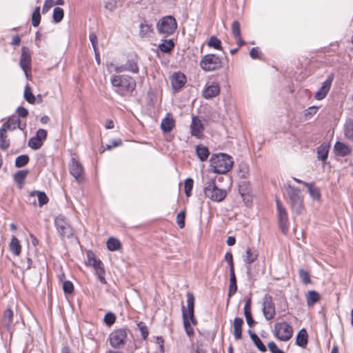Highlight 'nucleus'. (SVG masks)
<instances>
[{"label": "nucleus", "instance_id": "obj_17", "mask_svg": "<svg viewBox=\"0 0 353 353\" xmlns=\"http://www.w3.org/2000/svg\"><path fill=\"white\" fill-rule=\"evenodd\" d=\"M190 130L191 134L196 138L200 139L203 136L204 127L201 121L197 117H192Z\"/></svg>", "mask_w": 353, "mask_h": 353}, {"label": "nucleus", "instance_id": "obj_27", "mask_svg": "<svg viewBox=\"0 0 353 353\" xmlns=\"http://www.w3.org/2000/svg\"><path fill=\"white\" fill-rule=\"evenodd\" d=\"M243 320L241 318L236 317L234 319V335L236 340L242 338V325Z\"/></svg>", "mask_w": 353, "mask_h": 353}, {"label": "nucleus", "instance_id": "obj_12", "mask_svg": "<svg viewBox=\"0 0 353 353\" xmlns=\"http://www.w3.org/2000/svg\"><path fill=\"white\" fill-rule=\"evenodd\" d=\"M69 170L70 174L78 183H81L84 180V168L75 158L71 159Z\"/></svg>", "mask_w": 353, "mask_h": 353}, {"label": "nucleus", "instance_id": "obj_54", "mask_svg": "<svg viewBox=\"0 0 353 353\" xmlns=\"http://www.w3.org/2000/svg\"><path fill=\"white\" fill-rule=\"evenodd\" d=\"M185 210L181 211L176 215V223L181 229L183 228L185 226Z\"/></svg>", "mask_w": 353, "mask_h": 353}, {"label": "nucleus", "instance_id": "obj_26", "mask_svg": "<svg viewBox=\"0 0 353 353\" xmlns=\"http://www.w3.org/2000/svg\"><path fill=\"white\" fill-rule=\"evenodd\" d=\"M29 174L28 170H22L17 171L14 175V181L17 183L19 188H21L25 183V179Z\"/></svg>", "mask_w": 353, "mask_h": 353}, {"label": "nucleus", "instance_id": "obj_21", "mask_svg": "<svg viewBox=\"0 0 353 353\" xmlns=\"http://www.w3.org/2000/svg\"><path fill=\"white\" fill-rule=\"evenodd\" d=\"M245 263L250 265L258 258V251L254 248H247L245 254L243 256Z\"/></svg>", "mask_w": 353, "mask_h": 353}, {"label": "nucleus", "instance_id": "obj_39", "mask_svg": "<svg viewBox=\"0 0 353 353\" xmlns=\"http://www.w3.org/2000/svg\"><path fill=\"white\" fill-rule=\"evenodd\" d=\"M207 45L213 48L216 50H222V43L219 39H218L216 36H212L208 40Z\"/></svg>", "mask_w": 353, "mask_h": 353}, {"label": "nucleus", "instance_id": "obj_16", "mask_svg": "<svg viewBox=\"0 0 353 353\" xmlns=\"http://www.w3.org/2000/svg\"><path fill=\"white\" fill-rule=\"evenodd\" d=\"M171 83L173 90L175 92L179 91L182 88L186 83V77L184 74L178 72H174L170 78Z\"/></svg>", "mask_w": 353, "mask_h": 353}, {"label": "nucleus", "instance_id": "obj_2", "mask_svg": "<svg viewBox=\"0 0 353 353\" xmlns=\"http://www.w3.org/2000/svg\"><path fill=\"white\" fill-rule=\"evenodd\" d=\"M213 172L225 174L232 168V157L225 153L213 154L210 159Z\"/></svg>", "mask_w": 353, "mask_h": 353}, {"label": "nucleus", "instance_id": "obj_8", "mask_svg": "<svg viewBox=\"0 0 353 353\" xmlns=\"http://www.w3.org/2000/svg\"><path fill=\"white\" fill-rule=\"evenodd\" d=\"M57 230L62 238H70L74 234V230L63 215H59L54 219Z\"/></svg>", "mask_w": 353, "mask_h": 353}, {"label": "nucleus", "instance_id": "obj_60", "mask_svg": "<svg viewBox=\"0 0 353 353\" xmlns=\"http://www.w3.org/2000/svg\"><path fill=\"white\" fill-rule=\"evenodd\" d=\"M318 109H319V107L314 106V105L309 107L305 110V117H312V116H313L314 114H315L316 113Z\"/></svg>", "mask_w": 353, "mask_h": 353}, {"label": "nucleus", "instance_id": "obj_63", "mask_svg": "<svg viewBox=\"0 0 353 353\" xmlns=\"http://www.w3.org/2000/svg\"><path fill=\"white\" fill-rule=\"evenodd\" d=\"M54 5V1L52 0H46L43 4L42 12H47L49 9Z\"/></svg>", "mask_w": 353, "mask_h": 353}, {"label": "nucleus", "instance_id": "obj_46", "mask_svg": "<svg viewBox=\"0 0 353 353\" xmlns=\"http://www.w3.org/2000/svg\"><path fill=\"white\" fill-rule=\"evenodd\" d=\"M43 145V143L39 140L35 136L30 138L28 141V145L33 149V150H38Z\"/></svg>", "mask_w": 353, "mask_h": 353}, {"label": "nucleus", "instance_id": "obj_25", "mask_svg": "<svg viewBox=\"0 0 353 353\" xmlns=\"http://www.w3.org/2000/svg\"><path fill=\"white\" fill-rule=\"evenodd\" d=\"M304 185L307 188L310 196L316 201H319L321 197L320 189L316 187L312 183H304Z\"/></svg>", "mask_w": 353, "mask_h": 353}, {"label": "nucleus", "instance_id": "obj_18", "mask_svg": "<svg viewBox=\"0 0 353 353\" xmlns=\"http://www.w3.org/2000/svg\"><path fill=\"white\" fill-rule=\"evenodd\" d=\"M334 151L336 156L345 157L351 153L352 148L347 144L338 141L334 145Z\"/></svg>", "mask_w": 353, "mask_h": 353}, {"label": "nucleus", "instance_id": "obj_4", "mask_svg": "<svg viewBox=\"0 0 353 353\" xmlns=\"http://www.w3.org/2000/svg\"><path fill=\"white\" fill-rule=\"evenodd\" d=\"M203 191L206 197L216 202L223 201L227 195L225 190L220 189L216 186L214 179H210L206 182Z\"/></svg>", "mask_w": 353, "mask_h": 353}, {"label": "nucleus", "instance_id": "obj_43", "mask_svg": "<svg viewBox=\"0 0 353 353\" xmlns=\"http://www.w3.org/2000/svg\"><path fill=\"white\" fill-rule=\"evenodd\" d=\"M41 14H40V7L37 6L35 8L34 12L32 14V25L34 27L39 26L41 21Z\"/></svg>", "mask_w": 353, "mask_h": 353}, {"label": "nucleus", "instance_id": "obj_34", "mask_svg": "<svg viewBox=\"0 0 353 353\" xmlns=\"http://www.w3.org/2000/svg\"><path fill=\"white\" fill-rule=\"evenodd\" d=\"M13 312L10 308L6 310L3 314L2 322L3 326L8 330L12 323Z\"/></svg>", "mask_w": 353, "mask_h": 353}, {"label": "nucleus", "instance_id": "obj_3", "mask_svg": "<svg viewBox=\"0 0 353 353\" xmlns=\"http://www.w3.org/2000/svg\"><path fill=\"white\" fill-rule=\"evenodd\" d=\"M288 194L290 198V205L292 212L300 215L304 211L303 198L298 188L289 185Z\"/></svg>", "mask_w": 353, "mask_h": 353}, {"label": "nucleus", "instance_id": "obj_6", "mask_svg": "<svg viewBox=\"0 0 353 353\" xmlns=\"http://www.w3.org/2000/svg\"><path fill=\"white\" fill-rule=\"evenodd\" d=\"M199 65L205 72L214 71L223 67V61L215 54H207L201 58Z\"/></svg>", "mask_w": 353, "mask_h": 353}, {"label": "nucleus", "instance_id": "obj_33", "mask_svg": "<svg viewBox=\"0 0 353 353\" xmlns=\"http://www.w3.org/2000/svg\"><path fill=\"white\" fill-rule=\"evenodd\" d=\"M196 152L201 161H205L207 160L210 155L208 148L203 145H198L196 147Z\"/></svg>", "mask_w": 353, "mask_h": 353}, {"label": "nucleus", "instance_id": "obj_37", "mask_svg": "<svg viewBox=\"0 0 353 353\" xmlns=\"http://www.w3.org/2000/svg\"><path fill=\"white\" fill-rule=\"evenodd\" d=\"M121 248L120 241L114 237H110L107 241V248L110 251H117Z\"/></svg>", "mask_w": 353, "mask_h": 353}, {"label": "nucleus", "instance_id": "obj_58", "mask_svg": "<svg viewBox=\"0 0 353 353\" xmlns=\"http://www.w3.org/2000/svg\"><path fill=\"white\" fill-rule=\"evenodd\" d=\"M95 274L97 275V276L101 283H103V284L106 283V280L105 279L104 267L102 268H100L99 270H97V271H95Z\"/></svg>", "mask_w": 353, "mask_h": 353}, {"label": "nucleus", "instance_id": "obj_40", "mask_svg": "<svg viewBox=\"0 0 353 353\" xmlns=\"http://www.w3.org/2000/svg\"><path fill=\"white\" fill-rule=\"evenodd\" d=\"M319 299L320 296L318 292L314 290L309 291L307 296V303L309 306L312 305L316 303Z\"/></svg>", "mask_w": 353, "mask_h": 353}, {"label": "nucleus", "instance_id": "obj_28", "mask_svg": "<svg viewBox=\"0 0 353 353\" xmlns=\"http://www.w3.org/2000/svg\"><path fill=\"white\" fill-rule=\"evenodd\" d=\"M182 316H183V326L185 330L186 334L188 336H191L194 334V330L190 325V322L188 319V314H187V310L185 306H182Z\"/></svg>", "mask_w": 353, "mask_h": 353}, {"label": "nucleus", "instance_id": "obj_36", "mask_svg": "<svg viewBox=\"0 0 353 353\" xmlns=\"http://www.w3.org/2000/svg\"><path fill=\"white\" fill-rule=\"evenodd\" d=\"M236 277L235 274H230V286L228 293V297L233 296L237 291Z\"/></svg>", "mask_w": 353, "mask_h": 353}, {"label": "nucleus", "instance_id": "obj_1", "mask_svg": "<svg viewBox=\"0 0 353 353\" xmlns=\"http://www.w3.org/2000/svg\"><path fill=\"white\" fill-rule=\"evenodd\" d=\"M110 83L114 92L121 97L131 96L137 87L134 79L127 74L112 75Z\"/></svg>", "mask_w": 353, "mask_h": 353}, {"label": "nucleus", "instance_id": "obj_62", "mask_svg": "<svg viewBox=\"0 0 353 353\" xmlns=\"http://www.w3.org/2000/svg\"><path fill=\"white\" fill-rule=\"evenodd\" d=\"M6 137L0 138V148L3 150H7L10 147V141L6 139Z\"/></svg>", "mask_w": 353, "mask_h": 353}, {"label": "nucleus", "instance_id": "obj_44", "mask_svg": "<svg viewBox=\"0 0 353 353\" xmlns=\"http://www.w3.org/2000/svg\"><path fill=\"white\" fill-rule=\"evenodd\" d=\"M139 35L141 37H146L152 31V26L147 23L145 21L141 22L139 25Z\"/></svg>", "mask_w": 353, "mask_h": 353}, {"label": "nucleus", "instance_id": "obj_15", "mask_svg": "<svg viewBox=\"0 0 353 353\" xmlns=\"http://www.w3.org/2000/svg\"><path fill=\"white\" fill-rule=\"evenodd\" d=\"M279 226L283 234H287L289 230V220L286 209L277 212Z\"/></svg>", "mask_w": 353, "mask_h": 353}, {"label": "nucleus", "instance_id": "obj_56", "mask_svg": "<svg viewBox=\"0 0 353 353\" xmlns=\"http://www.w3.org/2000/svg\"><path fill=\"white\" fill-rule=\"evenodd\" d=\"M268 347L271 353H285L283 350L279 349L274 341H270L268 343Z\"/></svg>", "mask_w": 353, "mask_h": 353}, {"label": "nucleus", "instance_id": "obj_52", "mask_svg": "<svg viewBox=\"0 0 353 353\" xmlns=\"http://www.w3.org/2000/svg\"><path fill=\"white\" fill-rule=\"evenodd\" d=\"M16 117L9 118L8 120L3 125L8 130H14L17 128V123L15 122Z\"/></svg>", "mask_w": 353, "mask_h": 353}, {"label": "nucleus", "instance_id": "obj_57", "mask_svg": "<svg viewBox=\"0 0 353 353\" xmlns=\"http://www.w3.org/2000/svg\"><path fill=\"white\" fill-rule=\"evenodd\" d=\"M48 132L44 129H39L37 132L35 137L40 140L42 143L47 138Z\"/></svg>", "mask_w": 353, "mask_h": 353}, {"label": "nucleus", "instance_id": "obj_41", "mask_svg": "<svg viewBox=\"0 0 353 353\" xmlns=\"http://www.w3.org/2000/svg\"><path fill=\"white\" fill-rule=\"evenodd\" d=\"M29 157L27 154H21L18 156L15 159V166L17 168H22L27 165L29 162Z\"/></svg>", "mask_w": 353, "mask_h": 353}, {"label": "nucleus", "instance_id": "obj_10", "mask_svg": "<svg viewBox=\"0 0 353 353\" xmlns=\"http://www.w3.org/2000/svg\"><path fill=\"white\" fill-rule=\"evenodd\" d=\"M114 71L117 73H121L123 72H129L133 74L139 73V68L138 66L137 57L135 56L128 58L125 63L120 65H116L114 67Z\"/></svg>", "mask_w": 353, "mask_h": 353}, {"label": "nucleus", "instance_id": "obj_35", "mask_svg": "<svg viewBox=\"0 0 353 353\" xmlns=\"http://www.w3.org/2000/svg\"><path fill=\"white\" fill-rule=\"evenodd\" d=\"M344 134L347 139L353 143V119L349 120L345 123Z\"/></svg>", "mask_w": 353, "mask_h": 353}, {"label": "nucleus", "instance_id": "obj_38", "mask_svg": "<svg viewBox=\"0 0 353 353\" xmlns=\"http://www.w3.org/2000/svg\"><path fill=\"white\" fill-rule=\"evenodd\" d=\"M187 296V314L194 312V294L188 292L186 294Z\"/></svg>", "mask_w": 353, "mask_h": 353}, {"label": "nucleus", "instance_id": "obj_9", "mask_svg": "<svg viewBox=\"0 0 353 353\" xmlns=\"http://www.w3.org/2000/svg\"><path fill=\"white\" fill-rule=\"evenodd\" d=\"M293 334V329L286 322L276 323L274 324V335L282 341H287L291 339Z\"/></svg>", "mask_w": 353, "mask_h": 353}, {"label": "nucleus", "instance_id": "obj_61", "mask_svg": "<svg viewBox=\"0 0 353 353\" xmlns=\"http://www.w3.org/2000/svg\"><path fill=\"white\" fill-rule=\"evenodd\" d=\"M17 112L18 115L22 118H26L28 115V110L23 106H19L17 109Z\"/></svg>", "mask_w": 353, "mask_h": 353}, {"label": "nucleus", "instance_id": "obj_23", "mask_svg": "<svg viewBox=\"0 0 353 353\" xmlns=\"http://www.w3.org/2000/svg\"><path fill=\"white\" fill-rule=\"evenodd\" d=\"M308 335L306 330L302 328L300 330L296 336V345L304 347L307 344Z\"/></svg>", "mask_w": 353, "mask_h": 353}, {"label": "nucleus", "instance_id": "obj_48", "mask_svg": "<svg viewBox=\"0 0 353 353\" xmlns=\"http://www.w3.org/2000/svg\"><path fill=\"white\" fill-rule=\"evenodd\" d=\"M115 321L116 316L114 313L109 312L105 314L103 321L107 325L111 326L114 323Z\"/></svg>", "mask_w": 353, "mask_h": 353}, {"label": "nucleus", "instance_id": "obj_13", "mask_svg": "<svg viewBox=\"0 0 353 353\" xmlns=\"http://www.w3.org/2000/svg\"><path fill=\"white\" fill-rule=\"evenodd\" d=\"M334 79V73H330L327 75L326 79L322 83L321 88L314 94V98L316 100H322L325 98L329 91L330 90Z\"/></svg>", "mask_w": 353, "mask_h": 353}, {"label": "nucleus", "instance_id": "obj_59", "mask_svg": "<svg viewBox=\"0 0 353 353\" xmlns=\"http://www.w3.org/2000/svg\"><path fill=\"white\" fill-rule=\"evenodd\" d=\"M117 0H109L105 3V8L112 12L117 7Z\"/></svg>", "mask_w": 353, "mask_h": 353}, {"label": "nucleus", "instance_id": "obj_30", "mask_svg": "<svg viewBox=\"0 0 353 353\" xmlns=\"http://www.w3.org/2000/svg\"><path fill=\"white\" fill-rule=\"evenodd\" d=\"M248 333L250 334V339L255 345V346L262 352H265L267 351L266 346L263 344L262 341L258 336L256 334L253 332L251 330H248Z\"/></svg>", "mask_w": 353, "mask_h": 353}, {"label": "nucleus", "instance_id": "obj_45", "mask_svg": "<svg viewBox=\"0 0 353 353\" xmlns=\"http://www.w3.org/2000/svg\"><path fill=\"white\" fill-rule=\"evenodd\" d=\"M23 97H24V99L26 100V101H28L29 103H31V104L34 103L35 97L32 92L31 88L28 85H27L25 87Z\"/></svg>", "mask_w": 353, "mask_h": 353}, {"label": "nucleus", "instance_id": "obj_19", "mask_svg": "<svg viewBox=\"0 0 353 353\" xmlns=\"http://www.w3.org/2000/svg\"><path fill=\"white\" fill-rule=\"evenodd\" d=\"M86 256L88 259L86 265L92 266L94 269V271L103 268L102 261L100 259L96 258L95 254L92 251L88 250L86 252Z\"/></svg>", "mask_w": 353, "mask_h": 353}, {"label": "nucleus", "instance_id": "obj_20", "mask_svg": "<svg viewBox=\"0 0 353 353\" xmlns=\"http://www.w3.org/2000/svg\"><path fill=\"white\" fill-rule=\"evenodd\" d=\"M37 196L39 205L42 207L47 204L49 199L44 192L40 190H33L29 193V199Z\"/></svg>", "mask_w": 353, "mask_h": 353}, {"label": "nucleus", "instance_id": "obj_22", "mask_svg": "<svg viewBox=\"0 0 353 353\" xmlns=\"http://www.w3.org/2000/svg\"><path fill=\"white\" fill-rule=\"evenodd\" d=\"M330 145L327 143H323L317 148V158L325 162L328 157Z\"/></svg>", "mask_w": 353, "mask_h": 353}, {"label": "nucleus", "instance_id": "obj_53", "mask_svg": "<svg viewBox=\"0 0 353 353\" xmlns=\"http://www.w3.org/2000/svg\"><path fill=\"white\" fill-rule=\"evenodd\" d=\"M137 327H139L141 332L143 339H147L148 336V330L145 324L143 322L140 321L139 323H137Z\"/></svg>", "mask_w": 353, "mask_h": 353}, {"label": "nucleus", "instance_id": "obj_31", "mask_svg": "<svg viewBox=\"0 0 353 353\" xmlns=\"http://www.w3.org/2000/svg\"><path fill=\"white\" fill-rule=\"evenodd\" d=\"M175 126V121L172 117H166L161 121V128L163 132H170Z\"/></svg>", "mask_w": 353, "mask_h": 353}, {"label": "nucleus", "instance_id": "obj_24", "mask_svg": "<svg viewBox=\"0 0 353 353\" xmlns=\"http://www.w3.org/2000/svg\"><path fill=\"white\" fill-rule=\"evenodd\" d=\"M220 92V88L218 84L209 85L203 93L205 99H209L217 96Z\"/></svg>", "mask_w": 353, "mask_h": 353}, {"label": "nucleus", "instance_id": "obj_29", "mask_svg": "<svg viewBox=\"0 0 353 353\" xmlns=\"http://www.w3.org/2000/svg\"><path fill=\"white\" fill-rule=\"evenodd\" d=\"M174 46L175 43L172 39H163L158 48L162 52L170 53L173 50Z\"/></svg>", "mask_w": 353, "mask_h": 353}, {"label": "nucleus", "instance_id": "obj_51", "mask_svg": "<svg viewBox=\"0 0 353 353\" xmlns=\"http://www.w3.org/2000/svg\"><path fill=\"white\" fill-rule=\"evenodd\" d=\"M299 277H300L301 281L304 284L310 283V282H311L310 277L307 271H305V270L301 268L299 270Z\"/></svg>", "mask_w": 353, "mask_h": 353}, {"label": "nucleus", "instance_id": "obj_50", "mask_svg": "<svg viewBox=\"0 0 353 353\" xmlns=\"http://www.w3.org/2000/svg\"><path fill=\"white\" fill-rule=\"evenodd\" d=\"M231 30L234 37H239V36H241L240 23L238 21H234L232 22Z\"/></svg>", "mask_w": 353, "mask_h": 353}, {"label": "nucleus", "instance_id": "obj_49", "mask_svg": "<svg viewBox=\"0 0 353 353\" xmlns=\"http://www.w3.org/2000/svg\"><path fill=\"white\" fill-rule=\"evenodd\" d=\"M239 192L242 196L249 195L250 192V184L248 182L243 181L239 185Z\"/></svg>", "mask_w": 353, "mask_h": 353}, {"label": "nucleus", "instance_id": "obj_55", "mask_svg": "<svg viewBox=\"0 0 353 353\" xmlns=\"http://www.w3.org/2000/svg\"><path fill=\"white\" fill-rule=\"evenodd\" d=\"M63 290L65 294H72L74 291L73 283L70 281H65L63 283Z\"/></svg>", "mask_w": 353, "mask_h": 353}, {"label": "nucleus", "instance_id": "obj_7", "mask_svg": "<svg viewBox=\"0 0 353 353\" xmlns=\"http://www.w3.org/2000/svg\"><path fill=\"white\" fill-rule=\"evenodd\" d=\"M157 28L159 34L169 36L176 31L177 23L172 16H165L157 23Z\"/></svg>", "mask_w": 353, "mask_h": 353}, {"label": "nucleus", "instance_id": "obj_42", "mask_svg": "<svg viewBox=\"0 0 353 353\" xmlns=\"http://www.w3.org/2000/svg\"><path fill=\"white\" fill-rule=\"evenodd\" d=\"M64 16V11L61 8L56 7L54 8L52 19L54 22L59 23L62 21Z\"/></svg>", "mask_w": 353, "mask_h": 353}, {"label": "nucleus", "instance_id": "obj_32", "mask_svg": "<svg viewBox=\"0 0 353 353\" xmlns=\"http://www.w3.org/2000/svg\"><path fill=\"white\" fill-rule=\"evenodd\" d=\"M9 248L14 255L19 256L21 252V245L19 240L15 236H12L9 245Z\"/></svg>", "mask_w": 353, "mask_h": 353}, {"label": "nucleus", "instance_id": "obj_11", "mask_svg": "<svg viewBox=\"0 0 353 353\" xmlns=\"http://www.w3.org/2000/svg\"><path fill=\"white\" fill-rule=\"evenodd\" d=\"M262 311L268 321L272 319L275 316V305L272 297L269 294H265L263 299Z\"/></svg>", "mask_w": 353, "mask_h": 353}, {"label": "nucleus", "instance_id": "obj_5", "mask_svg": "<svg viewBox=\"0 0 353 353\" xmlns=\"http://www.w3.org/2000/svg\"><path fill=\"white\" fill-rule=\"evenodd\" d=\"M128 332L129 330L125 327L117 329L111 332L108 337L110 345L114 349L124 347L128 340Z\"/></svg>", "mask_w": 353, "mask_h": 353}, {"label": "nucleus", "instance_id": "obj_47", "mask_svg": "<svg viewBox=\"0 0 353 353\" xmlns=\"http://www.w3.org/2000/svg\"><path fill=\"white\" fill-rule=\"evenodd\" d=\"M194 185V181L191 178H188L185 181V187H184V191L185 195L189 197L191 196L192 194V190L193 188Z\"/></svg>", "mask_w": 353, "mask_h": 353}, {"label": "nucleus", "instance_id": "obj_64", "mask_svg": "<svg viewBox=\"0 0 353 353\" xmlns=\"http://www.w3.org/2000/svg\"><path fill=\"white\" fill-rule=\"evenodd\" d=\"M260 52H261V51H260L259 48L254 47L251 49V50L250 52V55L252 59H255L259 57Z\"/></svg>", "mask_w": 353, "mask_h": 353}, {"label": "nucleus", "instance_id": "obj_14", "mask_svg": "<svg viewBox=\"0 0 353 353\" xmlns=\"http://www.w3.org/2000/svg\"><path fill=\"white\" fill-rule=\"evenodd\" d=\"M19 65L21 69L28 75V70L31 68V55L30 50L26 46L21 48V54L19 61Z\"/></svg>", "mask_w": 353, "mask_h": 353}]
</instances>
